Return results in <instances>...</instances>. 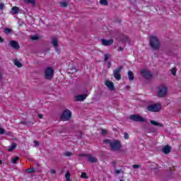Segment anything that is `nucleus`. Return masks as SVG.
Here are the masks:
<instances>
[{
  "label": "nucleus",
  "mask_w": 181,
  "mask_h": 181,
  "mask_svg": "<svg viewBox=\"0 0 181 181\" xmlns=\"http://www.w3.org/2000/svg\"><path fill=\"white\" fill-rule=\"evenodd\" d=\"M54 77V69L52 67H47L45 70V78L46 80H52Z\"/></svg>",
  "instance_id": "nucleus-4"
},
{
  "label": "nucleus",
  "mask_w": 181,
  "mask_h": 181,
  "mask_svg": "<svg viewBox=\"0 0 181 181\" xmlns=\"http://www.w3.org/2000/svg\"><path fill=\"white\" fill-rule=\"evenodd\" d=\"M118 50H119V52H122V50H124V48L120 47H119Z\"/></svg>",
  "instance_id": "nucleus-41"
},
{
  "label": "nucleus",
  "mask_w": 181,
  "mask_h": 181,
  "mask_svg": "<svg viewBox=\"0 0 181 181\" xmlns=\"http://www.w3.org/2000/svg\"><path fill=\"white\" fill-rule=\"evenodd\" d=\"M124 139H129V135L127 133H124Z\"/></svg>",
  "instance_id": "nucleus-32"
},
{
  "label": "nucleus",
  "mask_w": 181,
  "mask_h": 181,
  "mask_svg": "<svg viewBox=\"0 0 181 181\" xmlns=\"http://www.w3.org/2000/svg\"><path fill=\"white\" fill-rule=\"evenodd\" d=\"M101 43L103 46H111L114 43V40H105V39H101L100 40Z\"/></svg>",
  "instance_id": "nucleus-11"
},
{
  "label": "nucleus",
  "mask_w": 181,
  "mask_h": 181,
  "mask_svg": "<svg viewBox=\"0 0 181 181\" xmlns=\"http://www.w3.org/2000/svg\"><path fill=\"white\" fill-rule=\"evenodd\" d=\"M51 44L55 49H57V47H59V40L57 38H52L51 40Z\"/></svg>",
  "instance_id": "nucleus-14"
},
{
  "label": "nucleus",
  "mask_w": 181,
  "mask_h": 181,
  "mask_svg": "<svg viewBox=\"0 0 181 181\" xmlns=\"http://www.w3.org/2000/svg\"><path fill=\"white\" fill-rule=\"evenodd\" d=\"M25 4H32V5H35V0H25Z\"/></svg>",
  "instance_id": "nucleus-27"
},
{
  "label": "nucleus",
  "mask_w": 181,
  "mask_h": 181,
  "mask_svg": "<svg viewBox=\"0 0 181 181\" xmlns=\"http://www.w3.org/2000/svg\"><path fill=\"white\" fill-rule=\"evenodd\" d=\"M172 150V148H170V146H165L163 148V153H165V155H168V153H170V151Z\"/></svg>",
  "instance_id": "nucleus-15"
},
{
  "label": "nucleus",
  "mask_w": 181,
  "mask_h": 181,
  "mask_svg": "<svg viewBox=\"0 0 181 181\" xmlns=\"http://www.w3.org/2000/svg\"><path fill=\"white\" fill-rule=\"evenodd\" d=\"M38 118H40V119L43 118V115H38Z\"/></svg>",
  "instance_id": "nucleus-42"
},
{
  "label": "nucleus",
  "mask_w": 181,
  "mask_h": 181,
  "mask_svg": "<svg viewBox=\"0 0 181 181\" xmlns=\"http://www.w3.org/2000/svg\"><path fill=\"white\" fill-rule=\"evenodd\" d=\"M151 125H154L155 127H160V128H163V124L159 123L158 122L151 120L150 121Z\"/></svg>",
  "instance_id": "nucleus-16"
},
{
  "label": "nucleus",
  "mask_w": 181,
  "mask_h": 181,
  "mask_svg": "<svg viewBox=\"0 0 181 181\" xmlns=\"http://www.w3.org/2000/svg\"><path fill=\"white\" fill-rule=\"evenodd\" d=\"M12 163H16V162H18V160H19V157H15L13 158H12Z\"/></svg>",
  "instance_id": "nucleus-28"
},
{
  "label": "nucleus",
  "mask_w": 181,
  "mask_h": 181,
  "mask_svg": "<svg viewBox=\"0 0 181 181\" xmlns=\"http://www.w3.org/2000/svg\"><path fill=\"white\" fill-rule=\"evenodd\" d=\"M65 156H71V152L66 151L64 153Z\"/></svg>",
  "instance_id": "nucleus-34"
},
{
  "label": "nucleus",
  "mask_w": 181,
  "mask_h": 181,
  "mask_svg": "<svg viewBox=\"0 0 181 181\" xmlns=\"http://www.w3.org/2000/svg\"><path fill=\"white\" fill-rule=\"evenodd\" d=\"M87 94L84 95H78L75 97L76 101H84L87 98Z\"/></svg>",
  "instance_id": "nucleus-12"
},
{
  "label": "nucleus",
  "mask_w": 181,
  "mask_h": 181,
  "mask_svg": "<svg viewBox=\"0 0 181 181\" xmlns=\"http://www.w3.org/2000/svg\"><path fill=\"white\" fill-rule=\"evenodd\" d=\"M81 177H82V179H88V177H87V174L86 173H82Z\"/></svg>",
  "instance_id": "nucleus-25"
},
{
  "label": "nucleus",
  "mask_w": 181,
  "mask_h": 181,
  "mask_svg": "<svg viewBox=\"0 0 181 181\" xmlns=\"http://www.w3.org/2000/svg\"><path fill=\"white\" fill-rule=\"evenodd\" d=\"M2 78V75L0 74V80Z\"/></svg>",
  "instance_id": "nucleus-47"
},
{
  "label": "nucleus",
  "mask_w": 181,
  "mask_h": 181,
  "mask_svg": "<svg viewBox=\"0 0 181 181\" xmlns=\"http://www.w3.org/2000/svg\"><path fill=\"white\" fill-rule=\"evenodd\" d=\"M105 86H106L110 91H115V86H114V83H112V81L106 80L105 81Z\"/></svg>",
  "instance_id": "nucleus-9"
},
{
  "label": "nucleus",
  "mask_w": 181,
  "mask_h": 181,
  "mask_svg": "<svg viewBox=\"0 0 181 181\" xmlns=\"http://www.w3.org/2000/svg\"><path fill=\"white\" fill-rule=\"evenodd\" d=\"M156 94L157 97L160 98H163L168 95V86L165 85H160L156 88Z\"/></svg>",
  "instance_id": "nucleus-3"
},
{
  "label": "nucleus",
  "mask_w": 181,
  "mask_h": 181,
  "mask_svg": "<svg viewBox=\"0 0 181 181\" xmlns=\"http://www.w3.org/2000/svg\"><path fill=\"white\" fill-rule=\"evenodd\" d=\"M10 13L11 15H18V13H19V7L18 6L12 7L11 11H10Z\"/></svg>",
  "instance_id": "nucleus-13"
},
{
  "label": "nucleus",
  "mask_w": 181,
  "mask_h": 181,
  "mask_svg": "<svg viewBox=\"0 0 181 181\" xmlns=\"http://www.w3.org/2000/svg\"><path fill=\"white\" fill-rule=\"evenodd\" d=\"M4 132H5V130H4L3 128L0 127V134H4Z\"/></svg>",
  "instance_id": "nucleus-40"
},
{
  "label": "nucleus",
  "mask_w": 181,
  "mask_h": 181,
  "mask_svg": "<svg viewBox=\"0 0 181 181\" xmlns=\"http://www.w3.org/2000/svg\"><path fill=\"white\" fill-rule=\"evenodd\" d=\"M60 6H62V8H66L67 6V5H69V3H67V1L66 0L61 1L59 3Z\"/></svg>",
  "instance_id": "nucleus-22"
},
{
  "label": "nucleus",
  "mask_w": 181,
  "mask_h": 181,
  "mask_svg": "<svg viewBox=\"0 0 181 181\" xmlns=\"http://www.w3.org/2000/svg\"><path fill=\"white\" fill-rule=\"evenodd\" d=\"M34 146H39V141H34Z\"/></svg>",
  "instance_id": "nucleus-38"
},
{
  "label": "nucleus",
  "mask_w": 181,
  "mask_h": 181,
  "mask_svg": "<svg viewBox=\"0 0 181 181\" xmlns=\"http://www.w3.org/2000/svg\"><path fill=\"white\" fill-rule=\"evenodd\" d=\"M71 118V112L69 110H66L62 112L61 119L62 121H69Z\"/></svg>",
  "instance_id": "nucleus-6"
},
{
  "label": "nucleus",
  "mask_w": 181,
  "mask_h": 181,
  "mask_svg": "<svg viewBox=\"0 0 181 181\" xmlns=\"http://www.w3.org/2000/svg\"><path fill=\"white\" fill-rule=\"evenodd\" d=\"M108 59H110V54H105V55H104L105 62H107V60H108Z\"/></svg>",
  "instance_id": "nucleus-29"
},
{
  "label": "nucleus",
  "mask_w": 181,
  "mask_h": 181,
  "mask_svg": "<svg viewBox=\"0 0 181 181\" xmlns=\"http://www.w3.org/2000/svg\"><path fill=\"white\" fill-rule=\"evenodd\" d=\"M26 172L27 173H33V172H35V169L34 168L27 169Z\"/></svg>",
  "instance_id": "nucleus-31"
},
{
  "label": "nucleus",
  "mask_w": 181,
  "mask_h": 181,
  "mask_svg": "<svg viewBox=\"0 0 181 181\" xmlns=\"http://www.w3.org/2000/svg\"><path fill=\"white\" fill-rule=\"evenodd\" d=\"M140 73L141 76L144 77V78H146L147 80L152 78V73H151L149 70L146 69H141Z\"/></svg>",
  "instance_id": "nucleus-8"
},
{
  "label": "nucleus",
  "mask_w": 181,
  "mask_h": 181,
  "mask_svg": "<svg viewBox=\"0 0 181 181\" xmlns=\"http://www.w3.org/2000/svg\"><path fill=\"white\" fill-rule=\"evenodd\" d=\"M79 156H86V154H79Z\"/></svg>",
  "instance_id": "nucleus-45"
},
{
  "label": "nucleus",
  "mask_w": 181,
  "mask_h": 181,
  "mask_svg": "<svg viewBox=\"0 0 181 181\" xmlns=\"http://www.w3.org/2000/svg\"><path fill=\"white\" fill-rule=\"evenodd\" d=\"M129 118L132 121H134L136 122H145V118L139 115H132Z\"/></svg>",
  "instance_id": "nucleus-7"
},
{
  "label": "nucleus",
  "mask_w": 181,
  "mask_h": 181,
  "mask_svg": "<svg viewBox=\"0 0 181 181\" xmlns=\"http://www.w3.org/2000/svg\"><path fill=\"white\" fill-rule=\"evenodd\" d=\"M70 173L69 172H67L65 175V179H66V181H71V179H70Z\"/></svg>",
  "instance_id": "nucleus-23"
},
{
  "label": "nucleus",
  "mask_w": 181,
  "mask_h": 181,
  "mask_svg": "<svg viewBox=\"0 0 181 181\" xmlns=\"http://www.w3.org/2000/svg\"><path fill=\"white\" fill-rule=\"evenodd\" d=\"M121 70H122V67L119 66L117 69L113 71L114 77L117 81L121 80V74H119L121 73Z\"/></svg>",
  "instance_id": "nucleus-10"
},
{
  "label": "nucleus",
  "mask_w": 181,
  "mask_h": 181,
  "mask_svg": "<svg viewBox=\"0 0 181 181\" xmlns=\"http://www.w3.org/2000/svg\"><path fill=\"white\" fill-rule=\"evenodd\" d=\"M107 131L105 129H102L100 130V134H102V135H107Z\"/></svg>",
  "instance_id": "nucleus-26"
},
{
  "label": "nucleus",
  "mask_w": 181,
  "mask_h": 181,
  "mask_svg": "<svg viewBox=\"0 0 181 181\" xmlns=\"http://www.w3.org/2000/svg\"><path fill=\"white\" fill-rule=\"evenodd\" d=\"M128 78L130 81H133L134 80V73L132 71H128Z\"/></svg>",
  "instance_id": "nucleus-21"
},
{
  "label": "nucleus",
  "mask_w": 181,
  "mask_h": 181,
  "mask_svg": "<svg viewBox=\"0 0 181 181\" xmlns=\"http://www.w3.org/2000/svg\"><path fill=\"white\" fill-rule=\"evenodd\" d=\"M105 144H107V145H109L111 151H118L119 149H121V147L122 145L121 144V141L118 140H105Z\"/></svg>",
  "instance_id": "nucleus-1"
},
{
  "label": "nucleus",
  "mask_w": 181,
  "mask_h": 181,
  "mask_svg": "<svg viewBox=\"0 0 181 181\" xmlns=\"http://www.w3.org/2000/svg\"><path fill=\"white\" fill-rule=\"evenodd\" d=\"M115 173H117V174H119V170H115Z\"/></svg>",
  "instance_id": "nucleus-44"
},
{
  "label": "nucleus",
  "mask_w": 181,
  "mask_h": 181,
  "mask_svg": "<svg viewBox=\"0 0 181 181\" xmlns=\"http://www.w3.org/2000/svg\"><path fill=\"white\" fill-rule=\"evenodd\" d=\"M1 164H2V160H0V165H1Z\"/></svg>",
  "instance_id": "nucleus-48"
},
{
  "label": "nucleus",
  "mask_w": 181,
  "mask_h": 181,
  "mask_svg": "<svg viewBox=\"0 0 181 181\" xmlns=\"http://www.w3.org/2000/svg\"><path fill=\"white\" fill-rule=\"evenodd\" d=\"M132 168H134V169H138V168H140L139 165H133Z\"/></svg>",
  "instance_id": "nucleus-39"
},
{
  "label": "nucleus",
  "mask_w": 181,
  "mask_h": 181,
  "mask_svg": "<svg viewBox=\"0 0 181 181\" xmlns=\"http://www.w3.org/2000/svg\"><path fill=\"white\" fill-rule=\"evenodd\" d=\"M149 45L153 50H158V49L160 47V41H159V38L155 35H150Z\"/></svg>",
  "instance_id": "nucleus-2"
},
{
  "label": "nucleus",
  "mask_w": 181,
  "mask_h": 181,
  "mask_svg": "<svg viewBox=\"0 0 181 181\" xmlns=\"http://www.w3.org/2000/svg\"><path fill=\"white\" fill-rule=\"evenodd\" d=\"M4 3H0V9H1V11H2V9H4Z\"/></svg>",
  "instance_id": "nucleus-37"
},
{
  "label": "nucleus",
  "mask_w": 181,
  "mask_h": 181,
  "mask_svg": "<svg viewBox=\"0 0 181 181\" xmlns=\"http://www.w3.org/2000/svg\"><path fill=\"white\" fill-rule=\"evenodd\" d=\"M100 4L101 5H107L108 4V1H107V0H100Z\"/></svg>",
  "instance_id": "nucleus-24"
},
{
  "label": "nucleus",
  "mask_w": 181,
  "mask_h": 181,
  "mask_svg": "<svg viewBox=\"0 0 181 181\" xmlns=\"http://www.w3.org/2000/svg\"><path fill=\"white\" fill-rule=\"evenodd\" d=\"M10 45L13 49H19V43H18L16 41H10Z\"/></svg>",
  "instance_id": "nucleus-17"
},
{
  "label": "nucleus",
  "mask_w": 181,
  "mask_h": 181,
  "mask_svg": "<svg viewBox=\"0 0 181 181\" xmlns=\"http://www.w3.org/2000/svg\"><path fill=\"white\" fill-rule=\"evenodd\" d=\"M108 67H111V63H108Z\"/></svg>",
  "instance_id": "nucleus-46"
},
{
  "label": "nucleus",
  "mask_w": 181,
  "mask_h": 181,
  "mask_svg": "<svg viewBox=\"0 0 181 181\" xmlns=\"http://www.w3.org/2000/svg\"><path fill=\"white\" fill-rule=\"evenodd\" d=\"M31 39L33 40H37V39H39V37L37 35H34V36L31 37Z\"/></svg>",
  "instance_id": "nucleus-35"
},
{
  "label": "nucleus",
  "mask_w": 181,
  "mask_h": 181,
  "mask_svg": "<svg viewBox=\"0 0 181 181\" xmlns=\"http://www.w3.org/2000/svg\"><path fill=\"white\" fill-rule=\"evenodd\" d=\"M50 173H51V175H56V170L51 169L50 170Z\"/></svg>",
  "instance_id": "nucleus-36"
},
{
  "label": "nucleus",
  "mask_w": 181,
  "mask_h": 181,
  "mask_svg": "<svg viewBox=\"0 0 181 181\" xmlns=\"http://www.w3.org/2000/svg\"><path fill=\"white\" fill-rule=\"evenodd\" d=\"M4 42V39H2V37H0V43H2Z\"/></svg>",
  "instance_id": "nucleus-43"
},
{
  "label": "nucleus",
  "mask_w": 181,
  "mask_h": 181,
  "mask_svg": "<svg viewBox=\"0 0 181 181\" xmlns=\"http://www.w3.org/2000/svg\"><path fill=\"white\" fill-rule=\"evenodd\" d=\"M13 63H14L15 66H16L18 68L23 67V66L22 64V62H21V61H19V59H15L13 61Z\"/></svg>",
  "instance_id": "nucleus-19"
},
{
  "label": "nucleus",
  "mask_w": 181,
  "mask_h": 181,
  "mask_svg": "<svg viewBox=\"0 0 181 181\" xmlns=\"http://www.w3.org/2000/svg\"><path fill=\"white\" fill-rule=\"evenodd\" d=\"M88 159L89 162H91V163H95L97 162V158L93 156L90 154L88 155Z\"/></svg>",
  "instance_id": "nucleus-18"
},
{
  "label": "nucleus",
  "mask_w": 181,
  "mask_h": 181,
  "mask_svg": "<svg viewBox=\"0 0 181 181\" xmlns=\"http://www.w3.org/2000/svg\"><path fill=\"white\" fill-rule=\"evenodd\" d=\"M4 33L8 34V33H11V29L9 28H4Z\"/></svg>",
  "instance_id": "nucleus-33"
},
{
  "label": "nucleus",
  "mask_w": 181,
  "mask_h": 181,
  "mask_svg": "<svg viewBox=\"0 0 181 181\" xmlns=\"http://www.w3.org/2000/svg\"><path fill=\"white\" fill-rule=\"evenodd\" d=\"M15 149H16V144L13 143L8 148V152H12L13 151H15Z\"/></svg>",
  "instance_id": "nucleus-20"
},
{
  "label": "nucleus",
  "mask_w": 181,
  "mask_h": 181,
  "mask_svg": "<svg viewBox=\"0 0 181 181\" xmlns=\"http://www.w3.org/2000/svg\"><path fill=\"white\" fill-rule=\"evenodd\" d=\"M170 72L173 74V76H176V69L173 68L172 69H170Z\"/></svg>",
  "instance_id": "nucleus-30"
},
{
  "label": "nucleus",
  "mask_w": 181,
  "mask_h": 181,
  "mask_svg": "<svg viewBox=\"0 0 181 181\" xmlns=\"http://www.w3.org/2000/svg\"><path fill=\"white\" fill-rule=\"evenodd\" d=\"M161 108L162 107L160 106V104H159V103L151 105L147 107V110H148V111H150V112H159V111H160Z\"/></svg>",
  "instance_id": "nucleus-5"
}]
</instances>
